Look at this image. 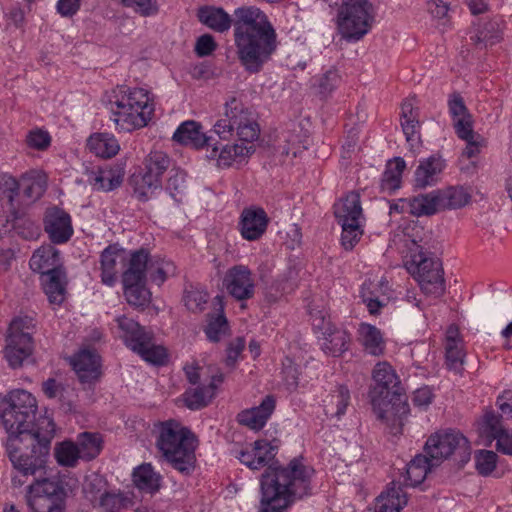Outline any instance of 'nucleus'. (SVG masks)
<instances>
[{"label":"nucleus","mask_w":512,"mask_h":512,"mask_svg":"<svg viewBox=\"0 0 512 512\" xmlns=\"http://www.w3.org/2000/svg\"><path fill=\"white\" fill-rule=\"evenodd\" d=\"M122 338L128 348L141 356L146 362L162 365L167 358L166 349L153 343V334L127 316L116 318Z\"/></svg>","instance_id":"8"},{"label":"nucleus","mask_w":512,"mask_h":512,"mask_svg":"<svg viewBox=\"0 0 512 512\" xmlns=\"http://www.w3.org/2000/svg\"><path fill=\"white\" fill-rule=\"evenodd\" d=\"M282 374L285 384L289 389H295L298 386L299 369L290 358H286L285 362H283Z\"/></svg>","instance_id":"64"},{"label":"nucleus","mask_w":512,"mask_h":512,"mask_svg":"<svg viewBox=\"0 0 512 512\" xmlns=\"http://www.w3.org/2000/svg\"><path fill=\"white\" fill-rule=\"evenodd\" d=\"M89 181L96 190L111 191L121 185L122 177L115 175L111 170H99L93 173Z\"/></svg>","instance_id":"51"},{"label":"nucleus","mask_w":512,"mask_h":512,"mask_svg":"<svg viewBox=\"0 0 512 512\" xmlns=\"http://www.w3.org/2000/svg\"><path fill=\"white\" fill-rule=\"evenodd\" d=\"M374 386L370 391L371 405L377 418L389 415L402 419L409 412L407 398L401 392L400 380L394 368L386 361L378 362L372 372Z\"/></svg>","instance_id":"6"},{"label":"nucleus","mask_w":512,"mask_h":512,"mask_svg":"<svg viewBox=\"0 0 512 512\" xmlns=\"http://www.w3.org/2000/svg\"><path fill=\"white\" fill-rule=\"evenodd\" d=\"M436 465H432V461L430 458L424 454L416 455L406 467V473L403 475V483L402 486H412L415 487L421 484L427 476L429 470H431Z\"/></svg>","instance_id":"36"},{"label":"nucleus","mask_w":512,"mask_h":512,"mask_svg":"<svg viewBox=\"0 0 512 512\" xmlns=\"http://www.w3.org/2000/svg\"><path fill=\"white\" fill-rule=\"evenodd\" d=\"M449 113L453 118V126L457 136H464L473 127L472 116L459 93H453L448 100Z\"/></svg>","instance_id":"30"},{"label":"nucleus","mask_w":512,"mask_h":512,"mask_svg":"<svg viewBox=\"0 0 512 512\" xmlns=\"http://www.w3.org/2000/svg\"><path fill=\"white\" fill-rule=\"evenodd\" d=\"M322 329L323 342L321 348L326 354L336 357L348 350L350 335L347 331L337 328L330 322H324Z\"/></svg>","instance_id":"26"},{"label":"nucleus","mask_w":512,"mask_h":512,"mask_svg":"<svg viewBox=\"0 0 512 512\" xmlns=\"http://www.w3.org/2000/svg\"><path fill=\"white\" fill-rule=\"evenodd\" d=\"M156 447L162 457L182 474L194 470L196 438L187 427L176 420H167L156 426Z\"/></svg>","instance_id":"4"},{"label":"nucleus","mask_w":512,"mask_h":512,"mask_svg":"<svg viewBox=\"0 0 512 512\" xmlns=\"http://www.w3.org/2000/svg\"><path fill=\"white\" fill-rule=\"evenodd\" d=\"M71 365L82 384H94L101 377V357L95 349H81L72 357Z\"/></svg>","instance_id":"19"},{"label":"nucleus","mask_w":512,"mask_h":512,"mask_svg":"<svg viewBox=\"0 0 512 512\" xmlns=\"http://www.w3.org/2000/svg\"><path fill=\"white\" fill-rule=\"evenodd\" d=\"M229 98L226 100L224 104V114L223 117L216 121L213 126V132L219 136L222 140H229L234 133L236 123H233L234 119L229 115Z\"/></svg>","instance_id":"57"},{"label":"nucleus","mask_w":512,"mask_h":512,"mask_svg":"<svg viewBox=\"0 0 512 512\" xmlns=\"http://www.w3.org/2000/svg\"><path fill=\"white\" fill-rule=\"evenodd\" d=\"M498 456L491 450H479L475 454V467L482 476L490 475L496 468Z\"/></svg>","instance_id":"55"},{"label":"nucleus","mask_w":512,"mask_h":512,"mask_svg":"<svg viewBox=\"0 0 512 512\" xmlns=\"http://www.w3.org/2000/svg\"><path fill=\"white\" fill-rule=\"evenodd\" d=\"M77 445L82 460L95 459L103 449V438L100 433L83 432L77 437Z\"/></svg>","instance_id":"43"},{"label":"nucleus","mask_w":512,"mask_h":512,"mask_svg":"<svg viewBox=\"0 0 512 512\" xmlns=\"http://www.w3.org/2000/svg\"><path fill=\"white\" fill-rule=\"evenodd\" d=\"M245 345L246 342L243 337H237L228 344L225 358V365L228 368H235L236 363L245 348Z\"/></svg>","instance_id":"62"},{"label":"nucleus","mask_w":512,"mask_h":512,"mask_svg":"<svg viewBox=\"0 0 512 512\" xmlns=\"http://www.w3.org/2000/svg\"><path fill=\"white\" fill-rule=\"evenodd\" d=\"M279 445L276 440H256L239 452L238 459L252 470L266 467L260 479L259 512H283L296 500L311 494L314 469L304 459L293 458L286 467L275 466Z\"/></svg>","instance_id":"1"},{"label":"nucleus","mask_w":512,"mask_h":512,"mask_svg":"<svg viewBox=\"0 0 512 512\" xmlns=\"http://www.w3.org/2000/svg\"><path fill=\"white\" fill-rule=\"evenodd\" d=\"M401 127L410 151L415 153L421 147L422 144L420 133V121L401 122Z\"/></svg>","instance_id":"58"},{"label":"nucleus","mask_w":512,"mask_h":512,"mask_svg":"<svg viewBox=\"0 0 512 512\" xmlns=\"http://www.w3.org/2000/svg\"><path fill=\"white\" fill-rule=\"evenodd\" d=\"M197 15L201 23L219 33L228 31L233 25L231 16L220 7H201Z\"/></svg>","instance_id":"33"},{"label":"nucleus","mask_w":512,"mask_h":512,"mask_svg":"<svg viewBox=\"0 0 512 512\" xmlns=\"http://www.w3.org/2000/svg\"><path fill=\"white\" fill-rule=\"evenodd\" d=\"M120 2L123 6L132 8L143 17L153 16L158 13L156 0H120Z\"/></svg>","instance_id":"61"},{"label":"nucleus","mask_w":512,"mask_h":512,"mask_svg":"<svg viewBox=\"0 0 512 512\" xmlns=\"http://www.w3.org/2000/svg\"><path fill=\"white\" fill-rule=\"evenodd\" d=\"M51 137L48 132L37 129L30 131L26 137V143L30 148L45 150L50 146Z\"/></svg>","instance_id":"63"},{"label":"nucleus","mask_w":512,"mask_h":512,"mask_svg":"<svg viewBox=\"0 0 512 512\" xmlns=\"http://www.w3.org/2000/svg\"><path fill=\"white\" fill-rule=\"evenodd\" d=\"M183 300L188 310L200 312L205 308L208 301V294L203 290L190 286V288L185 290Z\"/></svg>","instance_id":"56"},{"label":"nucleus","mask_w":512,"mask_h":512,"mask_svg":"<svg viewBox=\"0 0 512 512\" xmlns=\"http://www.w3.org/2000/svg\"><path fill=\"white\" fill-rule=\"evenodd\" d=\"M269 222L270 218L262 207H246L239 220L241 236L247 241L259 240L266 233Z\"/></svg>","instance_id":"18"},{"label":"nucleus","mask_w":512,"mask_h":512,"mask_svg":"<svg viewBox=\"0 0 512 512\" xmlns=\"http://www.w3.org/2000/svg\"><path fill=\"white\" fill-rule=\"evenodd\" d=\"M411 199V215L416 217L432 216L443 211L438 189L425 194H419Z\"/></svg>","instance_id":"37"},{"label":"nucleus","mask_w":512,"mask_h":512,"mask_svg":"<svg viewBox=\"0 0 512 512\" xmlns=\"http://www.w3.org/2000/svg\"><path fill=\"white\" fill-rule=\"evenodd\" d=\"M20 189V181L13 176L3 173L0 175V200L5 201L12 209L14 208V200Z\"/></svg>","instance_id":"52"},{"label":"nucleus","mask_w":512,"mask_h":512,"mask_svg":"<svg viewBox=\"0 0 512 512\" xmlns=\"http://www.w3.org/2000/svg\"><path fill=\"white\" fill-rule=\"evenodd\" d=\"M132 505V499L126 494L108 491L101 494L99 501L94 506L97 507L100 512H122Z\"/></svg>","instance_id":"46"},{"label":"nucleus","mask_w":512,"mask_h":512,"mask_svg":"<svg viewBox=\"0 0 512 512\" xmlns=\"http://www.w3.org/2000/svg\"><path fill=\"white\" fill-rule=\"evenodd\" d=\"M7 402L8 407L0 414L2 425L8 433L6 451L10 461L20 465L19 460L23 457L19 454L20 444L33 445L47 433H51L52 440L55 424L51 419L43 418L35 425L37 402L35 397L26 390L11 391Z\"/></svg>","instance_id":"3"},{"label":"nucleus","mask_w":512,"mask_h":512,"mask_svg":"<svg viewBox=\"0 0 512 512\" xmlns=\"http://www.w3.org/2000/svg\"><path fill=\"white\" fill-rule=\"evenodd\" d=\"M215 395V386H198L184 393L186 406L191 410H198L208 405Z\"/></svg>","instance_id":"48"},{"label":"nucleus","mask_w":512,"mask_h":512,"mask_svg":"<svg viewBox=\"0 0 512 512\" xmlns=\"http://www.w3.org/2000/svg\"><path fill=\"white\" fill-rule=\"evenodd\" d=\"M109 104L112 120L119 132H132L146 126L154 112L149 92L143 88L117 87L110 96Z\"/></svg>","instance_id":"5"},{"label":"nucleus","mask_w":512,"mask_h":512,"mask_svg":"<svg viewBox=\"0 0 512 512\" xmlns=\"http://www.w3.org/2000/svg\"><path fill=\"white\" fill-rule=\"evenodd\" d=\"M125 260V251L117 244L106 247L100 255L101 281L107 286H113L117 280L118 262Z\"/></svg>","instance_id":"23"},{"label":"nucleus","mask_w":512,"mask_h":512,"mask_svg":"<svg viewBox=\"0 0 512 512\" xmlns=\"http://www.w3.org/2000/svg\"><path fill=\"white\" fill-rule=\"evenodd\" d=\"M442 210L459 209L467 205L471 199L470 193L462 186H450L438 189Z\"/></svg>","instance_id":"41"},{"label":"nucleus","mask_w":512,"mask_h":512,"mask_svg":"<svg viewBox=\"0 0 512 512\" xmlns=\"http://www.w3.org/2000/svg\"><path fill=\"white\" fill-rule=\"evenodd\" d=\"M67 493L63 480L58 477L36 479L27 485L26 499L42 498L48 499L58 497L66 499Z\"/></svg>","instance_id":"25"},{"label":"nucleus","mask_w":512,"mask_h":512,"mask_svg":"<svg viewBox=\"0 0 512 512\" xmlns=\"http://www.w3.org/2000/svg\"><path fill=\"white\" fill-rule=\"evenodd\" d=\"M33 331V320L29 317H17L10 323L4 355L11 367L21 366L32 354Z\"/></svg>","instance_id":"13"},{"label":"nucleus","mask_w":512,"mask_h":512,"mask_svg":"<svg viewBox=\"0 0 512 512\" xmlns=\"http://www.w3.org/2000/svg\"><path fill=\"white\" fill-rule=\"evenodd\" d=\"M445 167V160L439 155L421 160L414 173L415 186L425 189L436 184Z\"/></svg>","instance_id":"21"},{"label":"nucleus","mask_w":512,"mask_h":512,"mask_svg":"<svg viewBox=\"0 0 512 512\" xmlns=\"http://www.w3.org/2000/svg\"><path fill=\"white\" fill-rule=\"evenodd\" d=\"M46 187L45 176L35 170L25 173L20 179V188L28 199H39L44 194Z\"/></svg>","instance_id":"45"},{"label":"nucleus","mask_w":512,"mask_h":512,"mask_svg":"<svg viewBox=\"0 0 512 512\" xmlns=\"http://www.w3.org/2000/svg\"><path fill=\"white\" fill-rule=\"evenodd\" d=\"M406 168V163L403 158L396 157L394 160L389 161L381 179V189L389 193L394 192L400 188L402 182V174Z\"/></svg>","instance_id":"42"},{"label":"nucleus","mask_w":512,"mask_h":512,"mask_svg":"<svg viewBox=\"0 0 512 512\" xmlns=\"http://www.w3.org/2000/svg\"><path fill=\"white\" fill-rule=\"evenodd\" d=\"M405 267L408 273L418 281L425 294L435 297L444 294L442 264L431 252L424 251L422 247L415 244V250L411 249L410 256L405 261Z\"/></svg>","instance_id":"7"},{"label":"nucleus","mask_w":512,"mask_h":512,"mask_svg":"<svg viewBox=\"0 0 512 512\" xmlns=\"http://www.w3.org/2000/svg\"><path fill=\"white\" fill-rule=\"evenodd\" d=\"M171 160L169 156L159 150L151 151L143 161L142 171L133 174L130 184L137 200L146 202L155 192L162 188V176L169 169Z\"/></svg>","instance_id":"9"},{"label":"nucleus","mask_w":512,"mask_h":512,"mask_svg":"<svg viewBox=\"0 0 512 512\" xmlns=\"http://www.w3.org/2000/svg\"><path fill=\"white\" fill-rule=\"evenodd\" d=\"M358 339L365 351L373 356H380L385 351L383 335L374 325L361 323L358 328Z\"/></svg>","instance_id":"35"},{"label":"nucleus","mask_w":512,"mask_h":512,"mask_svg":"<svg viewBox=\"0 0 512 512\" xmlns=\"http://www.w3.org/2000/svg\"><path fill=\"white\" fill-rule=\"evenodd\" d=\"M173 140L196 149L210 147L212 145V136H206L202 132L200 123L194 120H187L180 124L173 134Z\"/></svg>","instance_id":"22"},{"label":"nucleus","mask_w":512,"mask_h":512,"mask_svg":"<svg viewBox=\"0 0 512 512\" xmlns=\"http://www.w3.org/2000/svg\"><path fill=\"white\" fill-rule=\"evenodd\" d=\"M350 392L344 385H338L324 399V410L328 416L340 417L349 405Z\"/></svg>","instance_id":"40"},{"label":"nucleus","mask_w":512,"mask_h":512,"mask_svg":"<svg viewBox=\"0 0 512 512\" xmlns=\"http://www.w3.org/2000/svg\"><path fill=\"white\" fill-rule=\"evenodd\" d=\"M275 407V397L267 395L258 406L241 411L237 416V420L239 424L247 426L252 430H261L273 414Z\"/></svg>","instance_id":"20"},{"label":"nucleus","mask_w":512,"mask_h":512,"mask_svg":"<svg viewBox=\"0 0 512 512\" xmlns=\"http://www.w3.org/2000/svg\"><path fill=\"white\" fill-rule=\"evenodd\" d=\"M51 433H47L40 441L30 445L20 444L19 454L23 457L19 460L20 465L11 461L17 471L12 476L14 487H21L27 483L28 477L33 476L34 481L40 479L46 470L47 457L50 450Z\"/></svg>","instance_id":"11"},{"label":"nucleus","mask_w":512,"mask_h":512,"mask_svg":"<svg viewBox=\"0 0 512 512\" xmlns=\"http://www.w3.org/2000/svg\"><path fill=\"white\" fill-rule=\"evenodd\" d=\"M216 315H209L208 324L205 328L207 338L212 342H218L229 330L227 318L224 315V296L217 295L212 302Z\"/></svg>","instance_id":"32"},{"label":"nucleus","mask_w":512,"mask_h":512,"mask_svg":"<svg viewBox=\"0 0 512 512\" xmlns=\"http://www.w3.org/2000/svg\"><path fill=\"white\" fill-rule=\"evenodd\" d=\"M388 289V282L382 278L380 280L367 279L363 282L360 290L361 298H379L385 295Z\"/></svg>","instance_id":"60"},{"label":"nucleus","mask_w":512,"mask_h":512,"mask_svg":"<svg viewBox=\"0 0 512 512\" xmlns=\"http://www.w3.org/2000/svg\"><path fill=\"white\" fill-rule=\"evenodd\" d=\"M446 365L449 369L460 371L464 363L465 352L458 328L450 326L446 332L445 342Z\"/></svg>","instance_id":"31"},{"label":"nucleus","mask_w":512,"mask_h":512,"mask_svg":"<svg viewBox=\"0 0 512 512\" xmlns=\"http://www.w3.org/2000/svg\"><path fill=\"white\" fill-rule=\"evenodd\" d=\"M212 147L208 158L216 159L217 166L220 168H228L234 162L242 161L251 153L254 152L253 145L233 144L224 145L221 149L217 145H210Z\"/></svg>","instance_id":"24"},{"label":"nucleus","mask_w":512,"mask_h":512,"mask_svg":"<svg viewBox=\"0 0 512 512\" xmlns=\"http://www.w3.org/2000/svg\"><path fill=\"white\" fill-rule=\"evenodd\" d=\"M150 266L149 253L145 249H140L131 254L128 268L123 272V283H135L146 281V271Z\"/></svg>","instance_id":"34"},{"label":"nucleus","mask_w":512,"mask_h":512,"mask_svg":"<svg viewBox=\"0 0 512 512\" xmlns=\"http://www.w3.org/2000/svg\"><path fill=\"white\" fill-rule=\"evenodd\" d=\"M146 281L123 283L124 296L129 305L144 309L150 304L151 292L146 288Z\"/></svg>","instance_id":"47"},{"label":"nucleus","mask_w":512,"mask_h":512,"mask_svg":"<svg viewBox=\"0 0 512 512\" xmlns=\"http://www.w3.org/2000/svg\"><path fill=\"white\" fill-rule=\"evenodd\" d=\"M335 216L342 227L341 244L345 250H352L363 234L360 224L362 207L359 193H348L341 204L335 207Z\"/></svg>","instance_id":"14"},{"label":"nucleus","mask_w":512,"mask_h":512,"mask_svg":"<svg viewBox=\"0 0 512 512\" xmlns=\"http://www.w3.org/2000/svg\"><path fill=\"white\" fill-rule=\"evenodd\" d=\"M132 477L135 486L144 492L155 493L160 488V475L154 471L149 463H144L135 468Z\"/></svg>","instance_id":"39"},{"label":"nucleus","mask_w":512,"mask_h":512,"mask_svg":"<svg viewBox=\"0 0 512 512\" xmlns=\"http://www.w3.org/2000/svg\"><path fill=\"white\" fill-rule=\"evenodd\" d=\"M229 115L236 123L235 130L239 140L252 143L257 140L260 134L258 123L253 118L252 112L244 106L242 101L235 96L229 97Z\"/></svg>","instance_id":"16"},{"label":"nucleus","mask_w":512,"mask_h":512,"mask_svg":"<svg viewBox=\"0 0 512 512\" xmlns=\"http://www.w3.org/2000/svg\"><path fill=\"white\" fill-rule=\"evenodd\" d=\"M407 504V495L401 482L392 481L376 499L375 512H400Z\"/></svg>","instance_id":"28"},{"label":"nucleus","mask_w":512,"mask_h":512,"mask_svg":"<svg viewBox=\"0 0 512 512\" xmlns=\"http://www.w3.org/2000/svg\"><path fill=\"white\" fill-rule=\"evenodd\" d=\"M373 6L368 0H348L339 11L338 26L346 39L359 40L371 29Z\"/></svg>","instance_id":"12"},{"label":"nucleus","mask_w":512,"mask_h":512,"mask_svg":"<svg viewBox=\"0 0 512 512\" xmlns=\"http://www.w3.org/2000/svg\"><path fill=\"white\" fill-rule=\"evenodd\" d=\"M44 231L53 244H64L73 235L70 215L59 207L48 208L43 218Z\"/></svg>","instance_id":"17"},{"label":"nucleus","mask_w":512,"mask_h":512,"mask_svg":"<svg viewBox=\"0 0 512 512\" xmlns=\"http://www.w3.org/2000/svg\"><path fill=\"white\" fill-rule=\"evenodd\" d=\"M87 146L96 156L111 158L119 151L118 141L113 135L107 133H96L89 137Z\"/></svg>","instance_id":"38"},{"label":"nucleus","mask_w":512,"mask_h":512,"mask_svg":"<svg viewBox=\"0 0 512 512\" xmlns=\"http://www.w3.org/2000/svg\"><path fill=\"white\" fill-rule=\"evenodd\" d=\"M233 16L238 59L247 72L259 73L277 49L276 31L258 7H238Z\"/></svg>","instance_id":"2"},{"label":"nucleus","mask_w":512,"mask_h":512,"mask_svg":"<svg viewBox=\"0 0 512 512\" xmlns=\"http://www.w3.org/2000/svg\"><path fill=\"white\" fill-rule=\"evenodd\" d=\"M223 282L229 295L238 301L249 300L255 295V278L248 266H232L227 270Z\"/></svg>","instance_id":"15"},{"label":"nucleus","mask_w":512,"mask_h":512,"mask_svg":"<svg viewBox=\"0 0 512 512\" xmlns=\"http://www.w3.org/2000/svg\"><path fill=\"white\" fill-rule=\"evenodd\" d=\"M40 281L51 304L60 305L64 302L67 283L64 268L41 274Z\"/></svg>","instance_id":"27"},{"label":"nucleus","mask_w":512,"mask_h":512,"mask_svg":"<svg viewBox=\"0 0 512 512\" xmlns=\"http://www.w3.org/2000/svg\"><path fill=\"white\" fill-rule=\"evenodd\" d=\"M29 508L33 512H64L65 499L52 497L48 499L28 498L26 499Z\"/></svg>","instance_id":"53"},{"label":"nucleus","mask_w":512,"mask_h":512,"mask_svg":"<svg viewBox=\"0 0 512 512\" xmlns=\"http://www.w3.org/2000/svg\"><path fill=\"white\" fill-rule=\"evenodd\" d=\"M501 40L502 31L495 21L486 22L481 28L477 29L474 35L470 36L471 43L480 49L493 46Z\"/></svg>","instance_id":"44"},{"label":"nucleus","mask_w":512,"mask_h":512,"mask_svg":"<svg viewBox=\"0 0 512 512\" xmlns=\"http://www.w3.org/2000/svg\"><path fill=\"white\" fill-rule=\"evenodd\" d=\"M30 268L39 273H49L50 271L59 270L62 267L60 253L52 245H45L38 248L29 261Z\"/></svg>","instance_id":"29"},{"label":"nucleus","mask_w":512,"mask_h":512,"mask_svg":"<svg viewBox=\"0 0 512 512\" xmlns=\"http://www.w3.org/2000/svg\"><path fill=\"white\" fill-rule=\"evenodd\" d=\"M458 137L466 141V147L463 151V155L469 159L476 157L480 153L481 149L485 146L484 138L481 135L475 133L473 127H470V131L467 133V135Z\"/></svg>","instance_id":"59"},{"label":"nucleus","mask_w":512,"mask_h":512,"mask_svg":"<svg viewBox=\"0 0 512 512\" xmlns=\"http://www.w3.org/2000/svg\"><path fill=\"white\" fill-rule=\"evenodd\" d=\"M186 173L180 168L169 170V176L165 186L166 191L177 202L182 200L186 191Z\"/></svg>","instance_id":"50"},{"label":"nucleus","mask_w":512,"mask_h":512,"mask_svg":"<svg viewBox=\"0 0 512 512\" xmlns=\"http://www.w3.org/2000/svg\"><path fill=\"white\" fill-rule=\"evenodd\" d=\"M425 454L438 466L451 455L459 458L463 465L470 460L471 447L467 438L459 431L452 429L438 431L427 439L424 446Z\"/></svg>","instance_id":"10"},{"label":"nucleus","mask_w":512,"mask_h":512,"mask_svg":"<svg viewBox=\"0 0 512 512\" xmlns=\"http://www.w3.org/2000/svg\"><path fill=\"white\" fill-rule=\"evenodd\" d=\"M77 443L66 440L57 443L54 448V456L57 463L64 467H75L81 459Z\"/></svg>","instance_id":"49"},{"label":"nucleus","mask_w":512,"mask_h":512,"mask_svg":"<svg viewBox=\"0 0 512 512\" xmlns=\"http://www.w3.org/2000/svg\"><path fill=\"white\" fill-rule=\"evenodd\" d=\"M107 482L99 474L93 473L86 477L83 491L90 502L99 501L101 494L106 491Z\"/></svg>","instance_id":"54"}]
</instances>
